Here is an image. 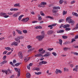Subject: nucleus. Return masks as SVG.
<instances>
[{
  "instance_id": "f257e3e1",
  "label": "nucleus",
  "mask_w": 78,
  "mask_h": 78,
  "mask_svg": "<svg viewBox=\"0 0 78 78\" xmlns=\"http://www.w3.org/2000/svg\"><path fill=\"white\" fill-rule=\"evenodd\" d=\"M41 34L42 35H39L36 37V38L37 39L38 41H42V40L43 38H44V35H45V33L44 31H42L41 32Z\"/></svg>"
},
{
  "instance_id": "f03ea898",
  "label": "nucleus",
  "mask_w": 78,
  "mask_h": 78,
  "mask_svg": "<svg viewBox=\"0 0 78 78\" xmlns=\"http://www.w3.org/2000/svg\"><path fill=\"white\" fill-rule=\"evenodd\" d=\"M52 12L53 13H56L58 12V9H60L59 7H53Z\"/></svg>"
},
{
  "instance_id": "7ed1b4c3",
  "label": "nucleus",
  "mask_w": 78,
  "mask_h": 78,
  "mask_svg": "<svg viewBox=\"0 0 78 78\" xmlns=\"http://www.w3.org/2000/svg\"><path fill=\"white\" fill-rule=\"evenodd\" d=\"M23 39V37L22 36L20 37H18L17 38H15V41L18 42L19 43H20V41L19 39Z\"/></svg>"
},
{
  "instance_id": "20e7f679",
  "label": "nucleus",
  "mask_w": 78,
  "mask_h": 78,
  "mask_svg": "<svg viewBox=\"0 0 78 78\" xmlns=\"http://www.w3.org/2000/svg\"><path fill=\"white\" fill-rule=\"evenodd\" d=\"M0 15L1 16H3L5 18H7L9 17V15L6 16V13H5L1 12L0 13Z\"/></svg>"
},
{
  "instance_id": "39448f33",
  "label": "nucleus",
  "mask_w": 78,
  "mask_h": 78,
  "mask_svg": "<svg viewBox=\"0 0 78 78\" xmlns=\"http://www.w3.org/2000/svg\"><path fill=\"white\" fill-rule=\"evenodd\" d=\"M70 27V25L69 24H66L63 25V24L61 25L60 27V28H61L62 27H63L64 28H66L67 27Z\"/></svg>"
},
{
  "instance_id": "423d86ee",
  "label": "nucleus",
  "mask_w": 78,
  "mask_h": 78,
  "mask_svg": "<svg viewBox=\"0 0 78 78\" xmlns=\"http://www.w3.org/2000/svg\"><path fill=\"white\" fill-rule=\"evenodd\" d=\"M18 56L20 57V59H22L23 58V55H22V53L20 51L18 54Z\"/></svg>"
},
{
  "instance_id": "0eeeda50",
  "label": "nucleus",
  "mask_w": 78,
  "mask_h": 78,
  "mask_svg": "<svg viewBox=\"0 0 78 78\" xmlns=\"http://www.w3.org/2000/svg\"><path fill=\"white\" fill-rule=\"evenodd\" d=\"M14 45L15 46H17L18 45V42L16 41L13 42L12 43L11 45L13 46Z\"/></svg>"
},
{
  "instance_id": "6e6552de",
  "label": "nucleus",
  "mask_w": 78,
  "mask_h": 78,
  "mask_svg": "<svg viewBox=\"0 0 78 78\" xmlns=\"http://www.w3.org/2000/svg\"><path fill=\"white\" fill-rule=\"evenodd\" d=\"M55 73L56 74H58V73H62V71H61L59 69H56V71H55Z\"/></svg>"
},
{
  "instance_id": "1a4fd4ad",
  "label": "nucleus",
  "mask_w": 78,
  "mask_h": 78,
  "mask_svg": "<svg viewBox=\"0 0 78 78\" xmlns=\"http://www.w3.org/2000/svg\"><path fill=\"white\" fill-rule=\"evenodd\" d=\"M41 5L43 6V8H44L45 7V5H47V3L45 2H42L41 3Z\"/></svg>"
},
{
  "instance_id": "9d476101",
  "label": "nucleus",
  "mask_w": 78,
  "mask_h": 78,
  "mask_svg": "<svg viewBox=\"0 0 78 78\" xmlns=\"http://www.w3.org/2000/svg\"><path fill=\"white\" fill-rule=\"evenodd\" d=\"M26 77L27 78H30L31 77V74L30 73H28L26 74Z\"/></svg>"
},
{
  "instance_id": "9b49d317",
  "label": "nucleus",
  "mask_w": 78,
  "mask_h": 78,
  "mask_svg": "<svg viewBox=\"0 0 78 78\" xmlns=\"http://www.w3.org/2000/svg\"><path fill=\"white\" fill-rule=\"evenodd\" d=\"M53 33V30H49L47 34L48 35H50V34H52Z\"/></svg>"
},
{
  "instance_id": "f8f14e48",
  "label": "nucleus",
  "mask_w": 78,
  "mask_h": 78,
  "mask_svg": "<svg viewBox=\"0 0 78 78\" xmlns=\"http://www.w3.org/2000/svg\"><path fill=\"white\" fill-rule=\"evenodd\" d=\"M75 68H74L73 69V71H76V72H78V66L77 65L75 66Z\"/></svg>"
},
{
  "instance_id": "ddd939ff",
  "label": "nucleus",
  "mask_w": 78,
  "mask_h": 78,
  "mask_svg": "<svg viewBox=\"0 0 78 78\" xmlns=\"http://www.w3.org/2000/svg\"><path fill=\"white\" fill-rule=\"evenodd\" d=\"M34 56L35 57H41V56H42V55L38 54L35 55Z\"/></svg>"
},
{
  "instance_id": "4468645a",
  "label": "nucleus",
  "mask_w": 78,
  "mask_h": 78,
  "mask_svg": "<svg viewBox=\"0 0 78 78\" xmlns=\"http://www.w3.org/2000/svg\"><path fill=\"white\" fill-rule=\"evenodd\" d=\"M18 15H19V12H18L16 13L15 14H14V15H13V17H17V16Z\"/></svg>"
},
{
  "instance_id": "2eb2a0df",
  "label": "nucleus",
  "mask_w": 78,
  "mask_h": 78,
  "mask_svg": "<svg viewBox=\"0 0 78 78\" xmlns=\"http://www.w3.org/2000/svg\"><path fill=\"white\" fill-rule=\"evenodd\" d=\"M16 31H17L19 34H22V31H21L18 30H16Z\"/></svg>"
},
{
  "instance_id": "dca6fc26",
  "label": "nucleus",
  "mask_w": 78,
  "mask_h": 78,
  "mask_svg": "<svg viewBox=\"0 0 78 78\" xmlns=\"http://www.w3.org/2000/svg\"><path fill=\"white\" fill-rule=\"evenodd\" d=\"M20 69H18V76L19 77L20 75Z\"/></svg>"
},
{
  "instance_id": "f3484780",
  "label": "nucleus",
  "mask_w": 78,
  "mask_h": 78,
  "mask_svg": "<svg viewBox=\"0 0 78 78\" xmlns=\"http://www.w3.org/2000/svg\"><path fill=\"white\" fill-rule=\"evenodd\" d=\"M45 18H48L51 19V20H53V18L51 16H45Z\"/></svg>"
},
{
  "instance_id": "a211bd4d",
  "label": "nucleus",
  "mask_w": 78,
  "mask_h": 78,
  "mask_svg": "<svg viewBox=\"0 0 78 78\" xmlns=\"http://www.w3.org/2000/svg\"><path fill=\"white\" fill-rule=\"evenodd\" d=\"M6 62H7V61L4 60L3 61V62H1L0 64L1 65H3L4 64H5V63H6Z\"/></svg>"
},
{
  "instance_id": "6ab92c4d",
  "label": "nucleus",
  "mask_w": 78,
  "mask_h": 78,
  "mask_svg": "<svg viewBox=\"0 0 78 78\" xmlns=\"http://www.w3.org/2000/svg\"><path fill=\"white\" fill-rule=\"evenodd\" d=\"M46 53V56L48 57V56H50V53L49 52H47Z\"/></svg>"
},
{
  "instance_id": "aec40b11",
  "label": "nucleus",
  "mask_w": 78,
  "mask_h": 78,
  "mask_svg": "<svg viewBox=\"0 0 78 78\" xmlns=\"http://www.w3.org/2000/svg\"><path fill=\"white\" fill-rule=\"evenodd\" d=\"M20 22H28V20H19Z\"/></svg>"
},
{
  "instance_id": "412c9836",
  "label": "nucleus",
  "mask_w": 78,
  "mask_h": 78,
  "mask_svg": "<svg viewBox=\"0 0 78 78\" xmlns=\"http://www.w3.org/2000/svg\"><path fill=\"white\" fill-rule=\"evenodd\" d=\"M64 30H60L59 31H57V33H63V32H64Z\"/></svg>"
},
{
  "instance_id": "4be33fe9",
  "label": "nucleus",
  "mask_w": 78,
  "mask_h": 78,
  "mask_svg": "<svg viewBox=\"0 0 78 78\" xmlns=\"http://www.w3.org/2000/svg\"><path fill=\"white\" fill-rule=\"evenodd\" d=\"M67 11L66 12L64 10L63 11V12H62L63 16H64V15H66L67 14Z\"/></svg>"
},
{
  "instance_id": "5701e85b",
  "label": "nucleus",
  "mask_w": 78,
  "mask_h": 78,
  "mask_svg": "<svg viewBox=\"0 0 78 78\" xmlns=\"http://www.w3.org/2000/svg\"><path fill=\"white\" fill-rule=\"evenodd\" d=\"M40 14L42 16H45V14L44 13H43V11H41L40 12Z\"/></svg>"
},
{
  "instance_id": "b1692460",
  "label": "nucleus",
  "mask_w": 78,
  "mask_h": 78,
  "mask_svg": "<svg viewBox=\"0 0 78 78\" xmlns=\"http://www.w3.org/2000/svg\"><path fill=\"white\" fill-rule=\"evenodd\" d=\"M68 22L69 23H73V20H69L68 21Z\"/></svg>"
},
{
  "instance_id": "393cba45",
  "label": "nucleus",
  "mask_w": 78,
  "mask_h": 78,
  "mask_svg": "<svg viewBox=\"0 0 78 78\" xmlns=\"http://www.w3.org/2000/svg\"><path fill=\"white\" fill-rule=\"evenodd\" d=\"M30 57H27L26 58H25V61H29V60H30Z\"/></svg>"
},
{
  "instance_id": "a878e982",
  "label": "nucleus",
  "mask_w": 78,
  "mask_h": 78,
  "mask_svg": "<svg viewBox=\"0 0 78 78\" xmlns=\"http://www.w3.org/2000/svg\"><path fill=\"white\" fill-rule=\"evenodd\" d=\"M36 29H42V27L41 26H37L35 27Z\"/></svg>"
},
{
  "instance_id": "bb28decb",
  "label": "nucleus",
  "mask_w": 78,
  "mask_h": 78,
  "mask_svg": "<svg viewBox=\"0 0 78 78\" xmlns=\"http://www.w3.org/2000/svg\"><path fill=\"white\" fill-rule=\"evenodd\" d=\"M24 15H21L19 17V20H21L22 17H23Z\"/></svg>"
},
{
  "instance_id": "cd10ccee",
  "label": "nucleus",
  "mask_w": 78,
  "mask_h": 78,
  "mask_svg": "<svg viewBox=\"0 0 78 78\" xmlns=\"http://www.w3.org/2000/svg\"><path fill=\"white\" fill-rule=\"evenodd\" d=\"M5 48L7 50H11V48L9 47H5Z\"/></svg>"
},
{
  "instance_id": "c85d7f7f",
  "label": "nucleus",
  "mask_w": 78,
  "mask_h": 78,
  "mask_svg": "<svg viewBox=\"0 0 78 78\" xmlns=\"http://www.w3.org/2000/svg\"><path fill=\"white\" fill-rule=\"evenodd\" d=\"M59 42L60 44L61 45H62V40H61V39H60L59 40Z\"/></svg>"
},
{
  "instance_id": "c756f323",
  "label": "nucleus",
  "mask_w": 78,
  "mask_h": 78,
  "mask_svg": "<svg viewBox=\"0 0 78 78\" xmlns=\"http://www.w3.org/2000/svg\"><path fill=\"white\" fill-rule=\"evenodd\" d=\"M68 49H70V48H66H66H63V50L64 51H67V50H68Z\"/></svg>"
},
{
  "instance_id": "7c9ffc66",
  "label": "nucleus",
  "mask_w": 78,
  "mask_h": 78,
  "mask_svg": "<svg viewBox=\"0 0 78 78\" xmlns=\"http://www.w3.org/2000/svg\"><path fill=\"white\" fill-rule=\"evenodd\" d=\"M71 19H72V17L69 16L66 18V20H72Z\"/></svg>"
},
{
  "instance_id": "2f4dec72",
  "label": "nucleus",
  "mask_w": 78,
  "mask_h": 78,
  "mask_svg": "<svg viewBox=\"0 0 78 78\" xmlns=\"http://www.w3.org/2000/svg\"><path fill=\"white\" fill-rule=\"evenodd\" d=\"M21 64V63H17L15 64V66H16V67H17V66H19V65H20V64Z\"/></svg>"
},
{
  "instance_id": "473e14b6",
  "label": "nucleus",
  "mask_w": 78,
  "mask_h": 78,
  "mask_svg": "<svg viewBox=\"0 0 78 78\" xmlns=\"http://www.w3.org/2000/svg\"><path fill=\"white\" fill-rule=\"evenodd\" d=\"M42 63L43 64H47V62L46 61H42Z\"/></svg>"
},
{
  "instance_id": "72a5a7b5",
  "label": "nucleus",
  "mask_w": 78,
  "mask_h": 78,
  "mask_svg": "<svg viewBox=\"0 0 78 78\" xmlns=\"http://www.w3.org/2000/svg\"><path fill=\"white\" fill-rule=\"evenodd\" d=\"M48 27H50L51 30V29H52V28H53V26H52V24L51 25H49L48 26Z\"/></svg>"
},
{
  "instance_id": "f704fd0d",
  "label": "nucleus",
  "mask_w": 78,
  "mask_h": 78,
  "mask_svg": "<svg viewBox=\"0 0 78 78\" xmlns=\"http://www.w3.org/2000/svg\"><path fill=\"white\" fill-rule=\"evenodd\" d=\"M63 2H64V1H63V0H60L59 1L60 4H62Z\"/></svg>"
},
{
  "instance_id": "c9c22d12",
  "label": "nucleus",
  "mask_w": 78,
  "mask_h": 78,
  "mask_svg": "<svg viewBox=\"0 0 78 78\" xmlns=\"http://www.w3.org/2000/svg\"><path fill=\"white\" fill-rule=\"evenodd\" d=\"M71 30V29L70 28H66L65 29V30L66 31H69V30Z\"/></svg>"
},
{
  "instance_id": "e433bc0d",
  "label": "nucleus",
  "mask_w": 78,
  "mask_h": 78,
  "mask_svg": "<svg viewBox=\"0 0 78 78\" xmlns=\"http://www.w3.org/2000/svg\"><path fill=\"white\" fill-rule=\"evenodd\" d=\"M19 3L16 4L14 5V6H19L20 5H19Z\"/></svg>"
},
{
  "instance_id": "4c0bfd02",
  "label": "nucleus",
  "mask_w": 78,
  "mask_h": 78,
  "mask_svg": "<svg viewBox=\"0 0 78 78\" xmlns=\"http://www.w3.org/2000/svg\"><path fill=\"white\" fill-rule=\"evenodd\" d=\"M62 37L63 39H67V36H62Z\"/></svg>"
},
{
  "instance_id": "58836bf2",
  "label": "nucleus",
  "mask_w": 78,
  "mask_h": 78,
  "mask_svg": "<svg viewBox=\"0 0 78 78\" xmlns=\"http://www.w3.org/2000/svg\"><path fill=\"white\" fill-rule=\"evenodd\" d=\"M23 31L24 33H25V34H26V33H27V30H23Z\"/></svg>"
},
{
  "instance_id": "ea45409f",
  "label": "nucleus",
  "mask_w": 78,
  "mask_h": 78,
  "mask_svg": "<svg viewBox=\"0 0 78 78\" xmlns=\"http://www.w3.org/2000/svg\"><path fill=\"white\" fill-rule=\"evenodd\" d=\"M45 50H43L42 52H40V53L41 54H44V53H45Z\"/></svg>"
},
{
  "instance_id": "a19ab883",
  "label": "nucleus",
  "mask_w": 78,
  "mask_h": 78,
  "mask_svg": "<svg viewBox=\"0 0 78 78\" xmlns=\"http://www.w3.org/2000/svg\"><path fill=\"white\" fill-rule=\"evenodd\" d=\"M52 54H53V55L55 56H56V55H57L56 53L55 52H52Z\"/></svg>"
},
{
  "instance_id": "79ce46f5",
  "label": "nucleus",
  "mask_w": 78,
  "mask_h": 78,
  "mask_svg": "<svg viewBox=\"0 0 78 78\" xmlns=\"http://www.w3.org/2000/svg\"><path fill=\"white\" fill-rule=\"evenodd\" d=\"M6 56L5 55L3 58L2 59L3 60H5L6 59Z\"/></svg>"
},
{
  "instance_id": "37998d69",
  "label": "nucleus",
  "mask_w": 78,
  "mask_h": 78,
  "mask_svg": "<svg viewBox=\"0 0 78 78\" xmlns=\"http://www.w3.org/2000/svg\"><path fill=\"white\" fill-rule=\"evenodd\" d=\"M38 7H42L43 8V7H44L43 6H42V5H41V4H39L38 5Z\"/></svg>"
},
{
  "instance_id": "c03bdc74",
  "label": "nucleus",
  "mask_w": 78,
  "mask_h": 78,
  "mask_svg": "<svg viewBox=\"0 0 78 78\" xmlns=\"http://www.w3.org/2000/svg\"><path fill=\"white\" fill-rule=\"evenodd\" d=\"M8 53V51H4L3 53V55H5V54H6V53Z\"/></svg>"
},
{
  "instance_id": "a18cd8bd",
  "label": "nucleus",
  "mask_w": 78,
  "mask_h": 78,
  "mask_svg": "<svg viewBox=\"0 0 78 78\" xmlns=\"http://www.w3.org/2000/svg\"><path fill=\"white\" fill-rule=\"evenodd\" d=\"M75 3V1H72L71 2V3L72 5L73 4V3Z\"/></svg>"
},
{
  "instance_id": "49530a36",
  "label": "nucleus",
  "mask_w": 78,
  "mask_h": 78,
  "mask_svg": "<svg viewBox=\"0 0 78 78\" xmlns=\"http://www.w3.org/2000/svg\"><path fill=\"white\" fill-rule=\"evenodd\" d=\"M37 21L34 20V21H32V23H37Z\"/></svg>"
},
{
  "instance_id": "de8ad7c7",
  "label": "nucleus",
  "mask_w": 78,
  "mask_h": 78,
  "mask_svg": "<svg viewBox=\"0 0 78 78\" xmlns=\"http://www.w3.org/2000/svg\"><path fill=\"white\" fill-rule=\"evenodd\" d=\"M9 63L11 64V65H12V66H13V67H14V65L13 64V63H12V62H10Z\"/></svg>"
},
{
  "instance_id": "09e8293b",
  "label": "nucleus",
  "mask_w": 78,
  "mask_h": 78,
  "mask_svg": "<svg viewBox=\"0 0 78 78\" xmlns=\"http://www.w3.org/2000/svg\"><path fill=\"white\" fill-rule=\"evenodd\" d=\"M35 70H40V69L39 68H35Z\"/></svg>"
},
{
  "instance_id": "8fccbe9b",
  "label": "nucleus",
  "mask_w": 78,
  "mask_h": 78,
  "mask_svg": "<svg viewBox=\"0 0 78 78\" xmlns=\"http://www.w3.org/2000/svg\"><path fill=\"white\" fill-rule=\"evenodd\" d=\"M31 47H32L31 46H30V45L27 46V48H31Z\"/></svg>"
},
{
  "instance_id": "3c124183",
  "label": "nucleus",
  "mask_w": 78,
  "mask_h": 78,
  "mask_svg": "<svg viewBox=\"0 0 78 78\" xmlns=\"http://www.w3.org/2000/svg\"><path fill=\"white\" fill-rule=\"evenodd\" d=\"M48 50L49 51H51V50H53V48H48Z\"/></svg>"
},
{
  "instance_id": "603ef678",
  "label": "nucleus",
  "mask_w": 78,
  "mask_h": 78,
  "mask_svg": "<svg viewBox=\"0 0 78 78\" xmlns=\"http://www.w3.org/2000/svg\"><path fill=\"white\" fill-rule=\"evenodd\" d=\"M33 48L30 49H29L28 50V52H30V51H33Z\"/></svg>"
},
{
  "instance_id": "864d4df0",
  "label": "nucleus",
  "mask_w": 78,
  "mask_h": 78,
  "mask_svg": "<svg viewBox=\"0 0 78 78\" xmlns=\"http://www.w3.org/2000/svg\"><path fill=\"white\" fill-rule=\"evenodd\" d=\"M11 53H12V52H11V51L9 52H8L7 53L6 55H10V54H11Z\"/></svg>"
},
{
  "instance_id": "5fc2aeb1",
  "label": "nucleus",
  "mask_w": 78,
  "mask_h": 78,
  "mask_svg": "<svg viewBox=\"0 0 78 78\" xmlns=\"http://www.w3.org/2000/svg\"><path fill=\"white\" fill-rule=\"evenodd\" d=\"M76 40L75 39H72L71 42H73L74 41H75Z\"/></svg>"
},
{
  "instance_id": "6e6d98bb",
  "label": "nucleus",
  "mask_w": 78,
  "mask_h": 78,
  "mask_svg": "<svg viewBox=\"0 0 78 78\" xmlns=\"http://www.w3.org/2000/svg\"><path fill=\"white\" fill-rule=\"evenodd\" d=\"M14 69L15 70H16V72H18V71H19V69H18L17 68H14Z\"/></svg>"
},
{
  "instance_id": "4d7b16f0",
  "label": "nucleus",
  "mask_w": 78,
  "mask_h": 78,
  "mask_svg": "<svg viewBox=\"0 0 78 78\" xmlns=\"http://www.w3.org/2000/svg\"><path fill=\"white\" fill-rule=\"evenodd\" d=\"M43 50V48H42L39 50V51H42Z\"/></svg>"
},
{
  "instance_id": "13d9d810",
  "label": "nucleus",
  "mask_w": 78,
  "mask_h": 78,
  "mask_svg": "<svg viewBox=\"0 0 78 78\" xmlns=\"http://www.w3.org/2000/svg\"><path fill=\"white\" fill-rule=\"evenodd\" d=\"M22 20H29V18H26L25 19L24 18Z\"/></svg>"
},
{
  "instance_id": "bf43d9fd",
  "label": "nucleus",
  "mask_w": 78,
  "mask_h": 78,
  "mask_svg": "<svg viewBox=\"0 0 78 78\" xmlns=\"http://www.w3.org/2000/svg\"><path fill=\"white\" fill-rule=\"evenodd\" d=\"M16 60H13V64H15V63H16Z\"/></svg>"
},
{
  "instance_id": "052dcab7",
  "label": "nucleus",
  "mask_w": 78,
  "mask_h": 78,
  "mask_svg": "<svg viewBox=\"0 0 78 78\" xmlns=\"http://www.w3.org/2000/svg\"><path fill=\"white\" fill-rule=\"evenodd\" d=\"M38 20H42V17L41 16H40L38 17Z\"/></svg>"
},
{
  "instance_id": "680f3d73",
  "label": "nucleus",
  "mask_w": 78,
  "mask_h": 78,
  "mask_svg": "<svg viewBox=\"0 0 78 78\" xmlns=\"http://www.w3.org/2000/svg\"><path fill=\"white\" fill-rule=\"evenodd\" d=\"M33 63H30L29 65V66H33Z\"/></svg>"
},
{
  "instance_id": "e2e57ef3",
  "label": "nucleus",
  "mask_w": 78,
  "mask_h": 78,
  "mask_svg": "<svg viewBox=\"0 0 78 78\" xmlns=\"http://www.w3.org/2000/svg\"><path fill=\"white\" fill-rule=\"evenodd\" d=\"M73 66H74V65H73V64H71L70 65V66L71 67H73Z\"/></svg>"
},
{
  "instance_id": "0e129e2a",
  "label": "nucleus",
  "mask_w": 78,
  "mask_h": 78,
  "mask_svg": "<svg viewBox=\"0 0 78 78\" xmlns=\"http://www.w3.org/2000/svg\"><path fill=\"white\" fill-rule=\"evenodd\" d=\"M60 23H61V22H63V20H59L58 21Z\"/></svg>"
},
{
  "instance_id": "69168bd1",
  "label": "nucleus",
  "mask_w": 78,
  "mask_h": 78,
  "mask_svg": "<svg viewBox=\"0 0 78 78\" xmlns=\"http://www.w3.org/2000/svg\"><path fill=\"white\" fill-rule=\"evenodd\" d=\"M8 14L9 15H11V14H12V13L11 12H10L9 13H8Z\"/></svg>"
},
{
  "instance_id": "338daca9",
  "label": "nucleus",
  "mask_w": 78,
  "mask_h": 78,
  "mask_svg": "<svg viewBox=\"0 0 78 78\" xmlns=\"http://www.w3.org/2000/svg\"><path fill=\"white\" fill-rule=\"evenodd\" d=\"M74 55H76V56H78V53L75 52Z\"/></svg>"
},
{
  "instance_id": "774afa93",
  "label": "nucleus",
  "mask_w": 78,
  "mask_h": 78,
  "mask_svg": "<svg viewBox=\"0 0 78 78\" xmlns=\"http://www.w3.org/2000/svg\"><path fill=\"white\" fill-rule=\"evenodd\" d=\"M52 27H55V26L56 25V24H52Z\"/></svg>"
}]
</instances>
